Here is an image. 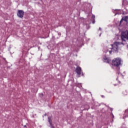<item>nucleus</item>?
<instances>
[{"instance_id": "nucleus-1", "label": "nucleus", "mask_w": 128, "mask_h": 128, "mask_svg": "<svg viewBox=\"0 0 128 128\" xmlns=\"http://www.w3.org/2000/svg\"><path fill=\"white\" fill-rule=\"evenodd\" d=\"M124 38L128 40V30L122 32V34L121 40H122V42H114L112 44H111V46H112L111 50H108L110 54H112V52H118V48H120L122 44L124 46L126 44V43H124V42H126Z\"/></svg>"}, {"instance_id": "nucleus-2", "label": "nucleus", "mask_w": 128, "mask_h": 128, "mask_svg": "<svg viewBox=\"0 0 128 128\" xmlns=\"http://www.w3.org/2000/svg\"><path fill=\"white\" fill-rule=\"evenodd\" d=\"M112 66L116 68L117 74L118 76H122V74L120 72V66H122V60L120 58H116L112 60Z\"/></svg>"}, {"instance_id": "nucleus-3", "label": "nucleus", "mask_w": 128, "mask_h": 128, "mask_svg": "<svg viewBox=\"0 0 128 128\" xmlns=\"http://www.w3.org/2000/svg\"><path fill=\"white\" fill-rule=\"evenodd\" d=\"M76 72L78 76V78L80 76V74H82V76H84V73L82 72V68L80 67H77L76 69Z\"/></svg>"}, {"instance_id": "nucleus-4", "label": "nucleus", "mask_w": 128, "mask_h": 128, "mask_svg": "<svg viewBox=\"0 0 128 128\" xmlns=\"http://www.w3.org/2000/svg\"><path fill=\"white\" fill-rule=\"evenodd\" d=\"M24 12L22 10H18L17 13L18 16V18H24Z\"/></svg>"}, {"instance_id": "nucleus-5", "label": "nucleus", "mask_w": 128, "mask_h": 128, "mask_svg": "<svg viewBox=\"0 0 128 128\" xmlns=\"http://www.w3.org/2000/svg\"><path fill=\"white\" fill-rule=\"evenodd\" d=\"M103 60L104 62H106V64H110V58L106 57V56H104L103 58Z\"/></svg>"}, {"instance_id": "nucleus-6", "label": "nucleus", "mask_w": 128, "mask_h": 128, "mask_svg": "<svg viewBox=\"0 0 128 128\" xmlns=\"http://www.w3.org/2000/svg\"><path fill=\"white\" fill-rule=\"evenodd\" d=\"M122 20H124L126 22H128V16H124L120 20V23L122 24Z\"/></svg>"}, {"instance_id": "nucleus-7", "label": "nucleus", "mask_w": 128, "mask_h": 128, "mask_svg": "<svg viewBox=\"0 0 128 128\" xmlns=\"http://www.w3.org/2000/svg\"><path fill=\"white\" fill-rule=\"evenodd\" d=\"M114 12H114L115 14L114 16H116V14H122V10H115Z\"/></svg>"}, {"instance_id": "nucleus-8", "label": "nucleus", "mask_w": 128, "mask_h": 128, "mask_svg": "<svg viewBox=\"0 0 128 128\" xmlns=\"http://www.w3.org/2000/svg\"><path fill=\"white\" fill-rule=\"evenodd\" d=\"M126 118H128V110H125V112L123 116V119L126 120Z\"/></svg>"}, {"instance_id": "nucleus-9", "label": "nucleus", "mask_w": 128, "mask_h": 128, "mask_svg": "<svg viewBox=\"0 0 128 128\" xmlns=\"http://www.w3.org/2000/svg\"><path fill=\"white\" fill-rule=\"evenodd\" d=\"M48 122H49L50 124V127L51 128H54V126H52V120L50 119V118L48 117Z\"/></svg>"}, {"instance_id": "nucleus-10", "label": "nucleus", "mask_w": 128, "mask_h": 128, "mask_svg": "<svg viewBox=\"0 0 128 128\" xmlns=\"http://www.w3.org/2000/svg\"><path fill=\"white\" fill-rule=\"evenodd\" d=\"M96 18V16H94V15H92V20H94V18Z\"/></svg>"}, {"instance_id": "nucleus-11", "label": "nucleus", "mask_w": 128, "mask_h": 128, "mask_svg": "<svg viewBox=\"0 0 128 128\" xmlns=\"http://www.w3.org/2000/svg\"><path fill=\"white\" fill-rule=\"evenodd\" d=\"M112 118H114V114H111Z\"/></svg>"}, {"instance_id": "nucleus-12", "label": "nucleus", "mask_w": 128, "mask_h": 128, "mask_svg": "<svg viewBox=\"0 0 128 128\" xmlns=\"http://www.w3.org/2000/svg\"><path fill=\"white\" fill-rule=\"evenodd\" d=\"M92 23L94 24L96 23V22L94 21H94H92Z\"/></svg>"}, {"instance_id": "nucleus-13", "label": "nucleus", "mask_w": 128, "mask_h": 128, "mask_svg": "<svg viewBox=\"0 0 128 128\" xmlns=\"http://www.w3.org/2000/svg\"><path fill=\"white\" fill-rule=\"evenodd\" d=\"M103 52H105L106 54V52H108V50H107V51H104V50H103Z\"/></svg>"}, {"instance_id": "nucleus-14", "label": "nucleus", "mask_w": 128, "mask_h": 128, "mask_svg": "<svg viewBox=\"0 0 128 128\" xmlns=\"http://www.w3.org/2000/svg\"><path fill=\"white\" fill-rule=\"evenodd\" d=\"M99 30H102V28H99Z\"/></svg>"}, {"instance_id": "nucleus-15", "label": "nucleus", "mask_w": 128, "mask_h": 128, "mask_svg": "<svg viewBox=\"0 0 128 128\" xmlns=\"http://www.w3.org/2000/svg\"><path fill=\"white\" fill-rule=\"evenodd\" d=\"M108 92H110V94H112V91H110Z\"/></svg>"}, {"instance_id": "nucleus-16", "label": "nucleus", "mask_w": 128, "mask_h": 128, "mask_svg": "<svg viewBox=\"0 0 128 128\" xmlns=\"http://www.w3.org/2000/svg\"><path fill=\"white\" fill-rule=\"evenodd\" d=\"M127 94H124V96H126Z\"/></svg>"}, {"instance_id": "nucleus-17", "label": "nucleus", "mask_w": 128, "mask_h": 128, "mask_svg": "<svg viewBox=\"0 0 128 128\" xmlns=\"http://www.w3.org/2000/svg\"><path fill=\"white\" fill-rule=\"evenodd\" d=\"M101 35H102V34H100V36Z\"/></svg>"}, {"instance_id": "nucleus-18", "label": "nucleus", "mask_w": 128, "mask_h": 128, "mask_svg": "<svg viewBox=\"0 0 128 128\" xmlns=\"http://www.w3.org/2000/svg\"><path fill=\"white\" fill-rule=\"evenodd\" d=\"M102 98H104V96H102Z\"/></svg>"}, {"instance_id": "nucleus-19", "label": "nucleus", "mask_w": 128, "mask_h": 128, "mask_svg": "<svg viewBox=\"0 0 128 128\" xmlns=\"http://www.w3.org/2000/svg\"><path fill=\"white\" fill-rule=\"evenodd\" d=\"M119 84H120V82L119 81Z\"/></svg>"}, {"instance_id": "nucleus-20", "label": "nucleus", "mask_w": 128, "mask_h": 128, "mask_svg": "<svg viewBox=\"0 0 128 128\" xmlns=\"http://www.w3.org/2000/svg\"><path fill=\"white\" fill-rule=\"evenodd\" d=\"M96 106H98V105H96Z\"/></svg>"}, {"instance_id": "nucleus-21", "label": "nucleus", "mask_w": 128, "mask_h": 128, "mask_svg": "<svg viewBox=\"0 0 128 128\" xmlns=\"http://www.w3.org/2000/svg\"><path fill=\"white\" fill-rule=\"evenodd\" d=\"M24 126V128H26V126Z\"/></svg>"}, {"instance_id": "nucleus-22", "label": "nucleus", "mask_w": 128, "mask_h": 128, "mask_svg": "<svg viewBox=\"0 0 128 128\" xmlns=\"http://www.w3.org/2000/svg\"><path fill=\"white\" fill-rule=\"evenodd\" d=\"M116 80H118V78H116Z\"/></svg>"}]
</instances>
